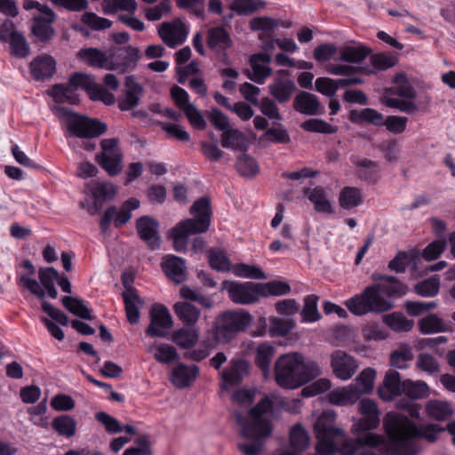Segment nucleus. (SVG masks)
I'll list each match as a JSON object with an SVG mask.
<instances>
[{
  "instance_id": "72a5a7b5",
  "label": "nucleus",
  "mask_w": 455,
  "mask_h": 455,
  "mask_svg": "<svg viewBox=\"0 0 455 455\" xmlns=\"http://www.w3.org/2000/svg\"><path fill=\"white\" fill-rule=\"evenodd\" d=\"M426 412L429 418L443 421L453 415L454 410L449 402L434 399L426 403Z\"/></svg>"
},
{
  "instance_id": "79ce46f5",
  "label": "nucleus",
  "mask_w": 455,
  "mask_h": 455,
  "mask_svg": "<svg viewBox=\"0 0 455 455\" xmlns=\"http://www.w3.org/2000/svg\"><path fill=\"white\" fill-rule=\"evenodd\" d=\"M52 428L61 436L70 438L76 433V421L69 415H60L52 421Z\"/></svg>"
},
{
  "instance_id": "c85d7f7f",
  "label": "nucleus",
  "mask_w": 455,
  "mask_h": 455,
  "mask_svg": "<svg viewBox=\"0 0 455 455\" xmlns=\"http://www.w3.org/2000/svg\"><path fill=\"white\" fill-rule=\"evenodd\" d=\"M308 200L314 204V209L317 212L331 214L333 212L331 201L324 188L315 187L314 188H307L304 189Z\"/></svg>"
},
{
  "instance_id": "aec40b11",
  "label": "nucleus",
  "mask_w": 455,
  "mask_h": 455,
  "mask_svg": "<svg viewBox=\"0 0 455 455\" xmlns=\"http://www.w3.org/2000/svg\"><path fill=\"white\" fill-rule=\"evenodd\" d=\"M293 108L306 116H321L324 113V107L316 95L301 91L293 100Z\"/></svg>"
},
{
  "instance_id": "6ab92c4d",
  "label": "nucleus",
  "mask_w": 455,
  "mask_h": 455,
  "mask_svg": "<svg viewBox=\"0 0 455 455\" xmlns=\"http://www.w3.org/2000/svg\"><path fill=\"white\" fill-rule=\"evenodd\" d=\"M358 410L362 414V419L357 423V427L362 431L375 429L379 425V411L377 403L369 398L362 399L358 403Z\"/></svg>"
},
{
  "instance_id": "5fc2aeb1",
  "label": "nucleus",
  "mask_w": 455,
  "mask_h": 455,
  "mask_svg": "<svg viewBox=\"0 0 455 455\" xmlns=\"http://www.w3.org/2000/svg\"><path fill=\"white\" fill-rule=\"evenodd\" d=\"M236 169L238 172L244 177H253L259 171L257 161L251 156L243 154L237 157Z\"/></svg>"
},
{
  "instance_id": "a18cd8bd",
  "label": "nucleus",
  "mask_w": 455,
  "mask_h": 455,
  "mask_svg": "<svg viewBox=\"0 0 455 455\" xmlns=\"http://www.w3.org/2000/svg\"><path fill=\"white\" fill-rule=\"evenodd\" d=\"M62 305L73 315L84 320L92 318L89 308L84 304V301L78 298L65 296L61 299Z\"/></svg>"
},
{
  "instance_id": "c9c22d12",
  "label": "nucleus",
  "mask_w": 455,
  "mask_h": 455,
  "mask_svg": "<svg viewBox=\"0 0 455 455\" xmlns=\"http://www.w3.org/2000/svg\"><path fill=\"white\" fill-rule=\"evenodd\" d=\"M275 353V347L268 342L258 346L255 355V363L261 370L264 376L269 373L270 364Z\"/></svg>"
},
{
  "instance_id": "864d4df0",
  "label": "nucleus",
  "mask_w": 455,
  "mask_h": 455,
  "mask_svg": "<svg viewBox=\"0 0 455 455\" xmlns=\"http://www.w3.org/2000/svg\"><path fill=\"white\" fill-rule=\"evenodd\" d=\"M260 296H281L291 291V286L282 281H271L265 283H259Z\"/></svg>"
},
{
  "instance_id": "774afa93",
  "label": "nucleus",
  "mask_w": 455,
  "mask_h": 455,
  "mask_svg": "<svg viewBox=\"0 0 455 455\" xmlns=\"http://www.w3.org/2000/svg\"><path fill=\"white\" fill-rule=\"evenodd\" d=\"M180 296L188 300L196 301L205 308H211L213 306V301L211 298L204 296L200 291L187 285L180 288Z\"/></svg>"
},
{
  "instance_id": "8fccbe9b",
  "label": "nucleus",
  "mask_w": 455,
  "mask_h": 455,
  "mask_svg": "<svg viewBox=\"0 0 455 455\" xmlns=\"http://www.w3.org/2000/svg\"><path fill=\"white\" fill-rule=\"evenodd\" d=\"M375 377V370L372 368H366L355 378V385L352 386L359 389L360 396L363 394H369L373 390Z\"/></svg>"
},
{
  "instance_id": "dca6fc26",
  "label": "nucleus",
  "mask_w": 455,
  "mask_h": 455,
  "mask_svg": "<svg viewBox=\"0 0 455 455\" xmlns=\"http://www.w3.org/2000/svg\"><path fill=\"white\" fill-rule=\"evenodd\" d=\"M172 326V319L166 307L156 305L150 313V323L146 329V334L149 337L164 338L166 330Z\"/></svg>"
},
{
  "instance_id": "393cba45",
  "label": "nucleus",
  "mask_w": 455,
  "mask_h": 455,
  "mask_svg": "<svg viewBox=\"0 0 455 455\" xmlns=\"http://www.w3.org/2000/svg\"><path fill=\"white\" fill-rule=\"evenodd\" d=\"M124 85L126 92L124 97L118 100V108L123 111L137 107L143 92L142 86L137 83L134 76H126Z\"/></svg>"
},
{
  "instance_id": "f704fd0d",
  "label": "nucleus",
  "mask_w": 455,
  "mask_h": 455,
  "mask_svg": "<svg viewBox=\"0 0 455 455\" xmlns=\"http://www.w3.org/2000/svg\"><path fill=\"white\" fill-rule=\"evenodd\" d=\"M221 146L225 148L243 152L248 148V140L238 129L230 128L221 134Z\"/></svg>"
},
{
  "instance_id": "0eeeda50",
  "label": "nucleus",
  "mask_w": 455,
  "mask_h": 455,
  "mask_svg": "<svg viewBox=\"0 0 455 455\" xmlns=\"http://www.w3.org/2000/svg\"><path fill=\"white\" fill-rule=\"evenodd\" d=\"M252 317L246 310L227 311L218 316L213 337L218 343H228L251 324Z\"/></svg>"
},
{
  "instance_id": "7ed1b4c3",
  "label": "nucleus",
  "mask_w": 455,
  "mask_h": 455,
  "mask_svg": "<svg viewBox=\"0 0 455 455\" xmlns=\"http://www.w3.org/2000/svg\"><path fill=\"white\" fill-rule=\"evenodd\" d=\"M383 426L388 438V449L392 455H417L416 439L422 438L434 443L444 428L437 424L418 427L408 416L397 412L386 414Z\"/></svg>"
},
{
  "instance_id": "58836bf2",
  "label": "nucleus",
  "mask_w": 455,
  "mask_h": 455,
  "mask_svg": "<svg viewBox=\"0 0 455 455\" xmlns=\"http://www.w3.org/2000/svg\"><path fill=\"white\" fill-rule=\"evenodd\" d=\"M199 339V331L196 327L180 328L172 334V341L180 347L188 349L193 347Z\"/></svg>"
},
{
  "instance_id": "c03bdc74",
  "label": "nucleus",
  "mask_w": 455,
  "mask_h": 455,
  "mask_svg": "<svg viewBox=\"0 0 455 455\" xmlns=\"http://www.w3.org/2000/svg\"><path fill=\"white\" fill-rule=\"evenodd\" d=\"M79 56L90 66L108 69L109 63V52L106 53L94 48L81 50Z\"/></svg>"
},
{
  "instance_id": "4c0bfd02",
  "label": "nucleus",
  "mask_w": 455,
  "mask_h": 455,
  "mask_svg": "<svg viewBox=\"0 0 455 455\" xmlns=\"http://www.w3.org/2000/svg\"><path fill=\"white\" fill-rule=\"evenodd\" d=\"M371 53V49L360 44L344 46L340 49L339 60L348 63H361Z\"/></svg>"
},
{
  "instance_id": "412c9836",
  "label": "nucleus",
  "mask_w": 455,
  "mask_h": 455,
  "mask_svg": "<svg viewBox=\"0 0 455 455\" xmlns=\"http://www.w3.org/2000/svg\"><path fill=\"white\" fill-rule=\"evenodd\" d=\"M249 372V363L244 359H232L228 368L222 371V387L226 389L239 385Z\"/></svg>"
},
{
  "instance_id": "ddd939ff",
  "label": "nucleus",
  "mask_w": 455,
  "mask_h": 455,
  "mask_svg": "<svg viewBox=\"0 0 455 455\" xmlns=\"http://www.w3.org/2000/svg\"><path fill=\"white\" fill-rule=\"evenodd\" d=\"M140 207V201L136 198H130L125 201L118 210L116 206L108 207L100 220V228L103 234H107L111 222L116 228H121L132 218V212Z\"/></svg>"
},
{
  "instance_id": "b1692460",
  "label": "nucleus",
  "mask_w": 455,
  "mask_h": 455,
  "mask_svg": "<svg viewBox=\"0 0 455 455\" xmlns=\"http://www.w3.org/2000/svg\"><path fill=\"white\" fill-rule=\"evenodd\" d=\"M29 68L34 79L44 81L55 74L56 61L52 56L42 54L30 62Z\"/></svg>"
},
{
  "instance_id": "de8ad7c7",
  "label": "nucleus",
  "mask_w": 455,
  "mask_h": 455,
  "mask_svg": "<svg viewBox=\"0 0 455 455\" xmlns=\"http://www.w3.org/2000/svg\"><path fill=\"white\" fill-rule=\"evenodd\" d=\"M384 323L395 331H409L413 327V321L402 313H392L384 316Z\"/></svg>"
},
{
  "instance_id": "f03ea898",
  "label": "nucleus",
  "mask_w": 455,
  "mask_h": 455,
  "mask_svg": "<svg viewBox=\"0 0 455 455\" xmlns=\"http://www.w3.org/2000/svg\"><path fill=\"white\" fill-rule=\"evenodd\" d=\"M371 278L375 283L366 286L362 292L344 303L355 315L387 312L395 306L392 298L402 297L406 293V285L395 276L374 273Z\"/></svg>"
},
{
  "instance_id": "37998d69",
  "label": "nucleus",
  "mask_w": 455,
  "mask_h": 455,
  "mask_svg": "<svg viewBox=\"0 0 455 455\" xmlns=\"http://www.w3.org/2000/svg\"><path fill=\"white\" fill-rule=\"evenodd\" d=\"M419 327L424 334L443 332L450 330L449 325L435 314H430L420 319Z\"/></svg>"
},
{
  "instance_id": "bb28decb",
  "label": "nucleus",
  "mask_w": 455,
  "mask_h": 455,
  "mask_svg": "<svg viewBox=\"0 0 455 455\" xmlns=\"http://www.w3.org/2000/svg\"><path fill=\"white\" fill-rule=\"evenodd\" d=\"M198 373V366H188L184 363H179L173 368L170 380L176 387L185 388L192 384Z\"/></svg>"
},
{
  "instance_id": "7c9ffc66",
  "label": "nucleus",
  "mask_w": 455,
  "mask_h": 455,
  "mask_svg": "<svg viewBox=\"0 0 455 455\" xmlns=\"http://www.w3.org/2000/svg\"><path fill=\"white\" fill-rule=\"evenodd\" d=\"M393 82L395 85L385 89L382 95H389L391 97L398 96L407 100L416 98V92L403 74L396 75Z\"/></svg>"
},
{
  "instance_id": "e433bc0d",
  "label": "nucleus",
  "mask_w": 455,
  "mask_h": 455,
  "mask_svg": "<svg viewBox=\"0 0 455 455\" xmlns=\"http://www.w3.org/2000/svg\"><path fill=\"white\" fill-rule=\"evenodd\" d=\"M49 94L57 103H68L71 105H77L79 103V96L69 84L53 85Z\"/></svg>"
},
{
  "instance_id": "0e129e2a",
  "label": "nucleus",
  "mask_w": 455,
  "mask_h": 455,
  "mask_svg": "<svg viewBox=\"0 0 455 455\" xmlns=\"http://www.w3.org/2000/svg\"><path fill=\"white\" fill-rule=\"evenodd\" d=\"M350 119L353 122L356 121H365L369 122L374 125L380 126L384 124V116L372 108H364L360 112H352L350 116Z\"/></svg>"
},
{
  "instance_id": "3c124183",
  "label": "nucleus",
  "mask_w": 455,
  "mask_h": 455,
  "mask_svg": "<svg viewBox=\"0 0 455 455\" xmlns=\"http://www.w3.org/2000/svg\"><path fill=\"white\" fill-rule=\"evenodd\" d=\"M232 272L235 276L242 278H251L257 280L267 279L266 274L259 267L253 265L238 263L232 267Z\"/></svg>"
},
{
  "instance_id": "bf43d9fd",
  "label": "nucleus",
  "mask_w": 455,
  "mask_h": 455,
  "mask_svg": "<svg viewBox=\"0 0 455 455\" xmlns=\"http://www.w3.org/2000/svg\"><path fill=\"white\" fill-rule=\"evenodd\" d=\"M7 42L10 44L11 53L13 56L26 58L29 54V45L25 36L20 32L12 34V38Z\"/></svg>"
},
{
  "instance_id": "4468645a",
  "label": "nucleus",
  "mask_w": 455,
  "mask_h": 455,
  "mask_svg": "<svg viewBox=\"0 0 455 455\" xmlns=\"http://www.w3.org/2000/svg\"><path fill=\"white\" fill-rule=\"evenodd\" d=\"M136 230L139 237L149 250L155 251L160 248L159 223L154 218L148 215L140 217L136 220Z\"/></svg>"
},
{
  "instance_id": "f257e3e1",
  "label": "nucleus",
  "mask_w": 455,
  "mask_h": 455,
  "mask_svg": "<svg viewBox=\"0 0 455 455\" xmlns=\"http://www.w3.org/2000/svg\"><path fill=\"white\" fill-rule=\"evenodd\" d=\"M336 412L332 410H324L314 425L317 439L316 451L321 455H353L364 446L377 447L384 443L383 435L367 432L355 439L349 438L339 427L333 426Z\"/></svg>"
},
{
  "instance_id": "09e8293b",
  "label": "nucleus",
  "mask_w": 455,
  "mask_h": 455,
  "mask_svg": "<svg viewBox=\"0 0 455 455\" xmlns=\"http://www.w3.org/2000/svg\"><path fill=\"white\" fill-rule=\"evenodd\" d=\"M102 6L106 14H114L119 10L133 14L138 4L136 0H104Z\"/></svg>"
},
{
  "instance_id": "e2e57ef3",
  "label": "nucleus",
  "mask_w": 455,
  "mask_h": 455,
  "mask_svg": "<svg viewBox=\"0 0 455 455\" xmlns=\"http://www.w3.org/2000/svg\"><path fill=\"white\" fill-rule=\"evenodd\" d=\"M412 358L411 348L410 347H402L390 355V365L398 369H406Z\"/></svg>"
},
{
  "instance_id": "6e6d98bb",
  "label": "nucleus",
  "mask_w": 455,
  "mask_h": 455,
  "mask_svg": "<svg viewBox=\"0 0 455 455\" xmlns=\"http://www.w3.org/2000/svg\"><path fill=\"white\" fill-rule=\"evenodd\" d=\"M265 3L261 0H233L230 9L238 15H250L259 8L264 7Z\"/></svg>"
},
{
  "instance_id": "052dcab7",
  "label": "nucleus",
  "mask_w": 455,
  "mask_h": 455,
  "mask_svg": "<svg viewBox=\"0 0 455 455\" xmlns=\"http://www.w3.org/2000/svg\"><path fill=\"white\" fill-rule=\"evenodd\" d=\"M380 101L387 108L398 109L406 114H411L418 108L416 104L411 100H398L389 95H382Z\"/></svg>"
},
{
  "instance_id": "9b49d317",
  "label": "nucleus",
  "mask_w": 455,
  "mask_h": 455,
  "mask_svg": "<svg viewBox=\"0 0 455 455\" xmlns=\"http://www.w3.org/2000/svg\"><path fill=\"white\" fill-rule=\"evenodd\" d=\"M140 57V52L137 47L132 45L112 47L109 49L108 70H115L119 73L132 71L136 68Z\"/></svg>"
},
{
  "instance_id": "4be33fe9",
  "label": "nucleus",
  "mask_w": 455,
  "mask_h": 455,
  "mask_svg": "<svg viewBox=\"0 0 455 455\" xmlns=\"http://www.w3.org/2000/svg\"><path fill=\"white\" fill-rule=\"evenodd\" d=\"M161 267L166 276L177 284L187 279L186 261L180 257L168 254L164 257Z\"/></svg>"
},
{
  "instance_id": "cd10ccee",
  "label": "nucleus",
  "mask_w": 455,
  "mask_h": 455,
  "mask_svg": "<svg viewBox=\"0 0 455 455\" xmlns=\"http://www.w3.org/2000/svg\"><path fill=\"white\" fill-rule=\"evenodd\" d=\"M207 45L212 51H227L233 45L230 34L222 27H213L207 32Z\"/></svg>"
},
{
  "instance_id": "6e6552de",
  "label": "nucleus",
  "mask_w": 455,
  "mask_h": 455,
  "mask_svg": "<svg viewBox=\"0 0 455 455\" xmlns=\"http://www.w3.org/2000/svg\"><path fill=\"white\" fill-rule=\"evenodd\" d=\"M21 266L28 273L18 272V286L29 291L36 298L42 299V310L58 323L67 326L68 324V317L60 309L54 307L51 303L44 300L45 291L33 277L36 274V267L33 263L29 259H26L22 262Z\"/></svg>"
},
{
  "instance_id": "a211bd4d",
  "label": "nucleus",
  "mask_w": 455,
  "mask_h": 455,
  "mask_svg": "<svg viewBox=\"0 0 455 455\" xmlns=\"http://www.w3.org/2000/svg\"><path fill=\"white\" fill-rule=\"evenodd\" d=\"M287 70H279L273 83L268 85L270 94L281 104L288 102L296 90L295 83L287 77Z\"/></svg>"
},
{
  "instance_id": "13d9d810",
  "label": "nucleus",
  "mask_w": 455,
  "mask_h": 455,
  "mask_svg": "<svg viewBox=\"0 0 455 455\" xmlns=\"http://www.w3.org/2000/svg\"><path fill=\"white\" fill-rule=\"evenodd\" d=\"M210 266L218 271L227 272L232 270L230 261L226 253L220 249H211L209 251Z\"/></svg>"
},
{
  "instance_id": "603ef678",
  "label": "nucleus",
  "mask_w": 455,
  "mask_h": 455,
  "mask_svg": "<svg viewBox=\"0 0 455 455\" xmlns=\"http://www.w3.org/2000/svg\"><path fill=\"white\" fill-rule=\"evenodd\" d=\"M291 446L297 451H304L309 445L307 432L300 424H296L290 431Z\"/></svg>"
},
{
  "instance_id": "f8f14e48",
  "label": "nucleus",
  "mask_w": 455,
  "mask_h": 455,
  "mask_svg": "<svg viewBox=\"0 0 455 455\" xmlns=\"http://www.w3.org/2000/svg\"><path fill=\"white\" fill-rule=\"evenodd\" d=\"M222 290L228 292L234 303L240 305L255 303L260 297L259 283L252 282L239 283L226 280L222 283Z\"/></svg>"
},
{
  "instance_id": "423d86ee",
  "label": "nucleus",
  "mask_w": 455,
  "mask_h": 455,
  "mask_svg": "<svg viewBox=\"0 0 455 455\" xmlns=\"http://www.w3.org/2000/svg\"><path fill=\"white\" fill-rule=\"evenodd\" d=\"M195 219L180 221L172 229L173 247L177 251H185L188 237L191 235L204 233L211 224V203L206 197L196 200L190 208Z\"/></svg>"
},
{
  "instance_id": "c756f323",
  "label": "nucleus",
  "mask_w": 455,
  "mask_h": 455,
  "mask_svg": "<svg viewBox=\"0 0 455 455\" xmlns=\"http://www.w3.org/2000/svg\"><path fill=\"white\" fill-rule=\"evenodd\" d=\"M122 295L124 302L127 320L131 324H135L140 320L139 305H142L143 301L139 296L137 291L131 287L126 288Z\"/></svg>"
},
{
  "instance_id": "473e14b6",
  "label": "nucleus",
  "mask_w": 455,
  "mask_h": 455,
  "mask_svg": "<svg viewBox=\"0 0 455 455\" xmlns=\"http://www.w3.org/2000/svg\"><path fill=\"white\" fill-rule=\"evenodd\" d=\"M173 310L177 317L189 327H194L200 317V310L187 301L176 302Z\"/></svg>"
},
{
  "instance_id": "680f3d73",
  "label": "nucleus",
  "mask_w": 455,
  "mask_h": 455,
  "mask_svg": "<svg viewBox=\"0 0 455 455\" xmlns=\"http://www.w3.org/2000/svg\"><path fill=\"white\" fill-rule=\"evenodd\" d=\"M300 127L302 130L309 132H318L323 134H332L336 132L337 128L322 119H308L304 121Z\"/></svg>"
},
{
  "instance_id": "9d476101",
  "label": "nucleus",
  "mask_w": 455,
  "mask_h": 455,
  "mask_svg": "<svg viewBox=\"0 0 455 455\" xmlns=\"http://www.w3.org/2000/svg\"><path fill=\"white\" fill-rule=\"evenodd\" d=\"M116 138L104 139L100 141L101 153L96 156L97 163L108 175L116 176L123 169V156Z\"/></svg>"
},
{
  "instance_id": "ea45409f",
  "label": "nucleus",
  "mask_w": 455,
  "mask_h": 455,
  "mask_svg": "<svg viewBox=\"0 0 455 455\" xmlns=\"http://www.w3.org/2000/svg\"><path fill=\"white\" fill-rule=\"evenodd\" d=\"M355 164L360 180L370 183L377 182L379 179V164L376 162L363 158L359 159Z\"/></svg>"
},
{
  "instance_id": "2f4dec72",
  "label": "nucleus",
  "mask_w": 455,
  "mask_h": 455,
  "mask_svg": "<svg viewBox=\"0 0 455 455\" xmlns=\"http://www.w3.org/2000/svg\"><path fill=\"white\" fill-rule=\"evenodd\" d=\"M360 398V391L352 385L331 391L328 395L329 402L338 406L353 404Z\"/></svg>"
},
{
  "instance_id": "4d7b16f0",
  "label": "nucleus",
  "mask_w": 455,
  "mask_h": 455,
  "mask_svg": "<svg viewBox=\"0 0 455 455\" xmlns=\"http://www.w3.org/2000/svg\"><path fill=\"white\" fill-rule=\"evenodd\" d=\"M427 392L428 387L424 381L403 380V394L413 400L425 397Z\"/></svg>"
},
{
  "instance_id": "5701e85b",
  "label": "nucleus",
  "mask_w": 455,
  "mask_h": 455,
  "mask_svg": "<svg viewBox=\"0 0 455 455\" xmlns=\"http://www.w3.org/2000/svg\"><path fill=\"white\" fill-rule=\"evenodd\" d=\"M403 381L400 374L395 370L387 371L383 383L378 388L379 396L383 401H391L403 394Z\"/></svg>"
},
{
  "instance_id": "20e7f679",
  "label": "nucleus",
  "mask_w": 455,
  "mask_h": 455,
  "mask_svg": "<svg viewBox=\"0 0 455 455\" xmlns=\"http://www.w3.org/2000/svg\"><path fill=\"white\" fill-rule=\"evenodd\" d=\"M273 411V402L268 397L262 398L254 407H252L248 416L243 412L235 411L234 417L236 423L241 427V434L245 438L252 439L250 443H238V450L245 455H257L263 448L262 439L268 436L271 433V424L268 419L262 416L271 413Z\"/></svg>"
},
{
  "instance_id": "49530a36",
  "label": "nucleus",
  "mask_w": 455,
  "mask_h": 455,
  "mask_svg": "<svg viewBox=\"0 0 455 455\" xmlns=\"http://www.w3.org/2000/svg\"><path fill=\"white\" fill-rule=\"evenodd\" d=\"M319 298L315 294L305 297L304 305L300 312L302 321L306 323H314L321 318L318 311L317 302Z\"/></svg>"
},
{
  "instance_id": "f3484780",
  "label": "nucleus",
  "mask_w": 455,
  "mask_h": 455,
  "mask_svg": "<svg viewBox=\"0 0 455 455\" xmlns=\"http://www.w3.org/2000/svg\"><path fill=\"white\" fill-rule=\"evenodd\" d=\"M159 36L171 48L182 44L188 36V30L180 20L164 22L158 29Z\"/></svg>"
},
{
  "instance_id": "1a4fd4ad",
  "label": "nucleus",
  "mask_w": 455,
  "mask_h": 455,
  "mask_svg": "<svg viewBox=\"0 0 455 455\" xmlns=\"http://www.w3.org/2000/svg\"><path fill=\"white\" fill-rule=\"evenodd\" d=\"M57 110L62 116L68 117L67 119L68 136L80 139H92L107 132V124L98 119L76 114L65 107H57Z\"/></svg>"
},
{
  "instance_id": "69168bd1",
  "label": "nucleus",
  "mask_w": 455,
  "mask_h": 455,
  "mask_svg": "<svg viewBox=\"0 0 455 455\" xmlns=\"http://www.w3.org/2000/svg\"><path fill=\"white\" fill-rule=\"evenodd\" d=\"M440 288L439 279L436 277H430L417 283L414 287L415 292L422 297H434L435 296Z\"/></svg>"
},
{
  "instance_id": "39448f33",
  "label": "nucleus",
  "mask_w": 455,
  "mask_h": 455,
  "mask_svg": "<svg viewBox=\"0 0 455 455\" xmlns=\"http://www.w3.org/2000/svg\"><path fill=\"white\" fill-rule=\"evenodd\" d=\"M321 373L319 365L305 360L299 353L281 355L275 364L276 383L284 388L294 389L311 381Z\"/></svg>"
},
{
  "instance_id": "338daca9",
  "label": "nucleus",
  "mask_w": 455,
  "mask_h": 455,
  "mask_svg": "<svg viewBox=\"0 0 455 455\" xmlns=\"http://www.w3.org/2000/svg\"><path fill=\"white\" fill-rule=\"evenodd\" d=\"M68 84L72 88L75 89L76 92L78 88H81L84 90L89 96L96 85V83L93 81L92 77L84 73L73 74L69 77Z\"/></svg>"
},
{
  "instance_id": "2eb2a0df",
  "label": "nucleus",
  "mask_w": 455,
  "mask_h": 455,
  "mask_svg": "<svg viewBox=\"0 0 455 455\" xmlns=\"http://www.w3.org/2000/svg\"><path fill=\"white\" fill-rule=\"evenodd\" d=\"M331 366L333 374L341 380L353 377L358 369L356 359L342 350H336L331 355Z\"/></svg>"
},
{
  "instance_id": "a878e982",
  "label": "nucleus",
  "mask_w": 455,
  "mask_h": 455,
  "mask_svg": "<svg viewBox=\"0 0 455 455\" xmlns=\"http://www.w3.org/2000/svg\"><path fill=\"white\" fill-rule=\"evenodd\" d=\"M54 20L55 14L51 9H47L46 12L43 15L34 17L32 26L33 35L42 42L52 39L55 33L52 27V23Z\"/></svg>"
},
{
  "instance_id": "a19ab883",
  "label": "nucleus",
  "mask_w": 455,
  "mask_h": 455,
  "mask_svg": "<svg viewBox=\"0 0 455 455\" xmlns=\"http://www.w3.org/2000/svg\"><path fill=\"white\" fill-rule=\"evenodd\" d=\"M339 203L340 207L345 210L359 206L363 203L361 189L355 187H345L339 193Z\"/></svg>"
}]
</instances>
